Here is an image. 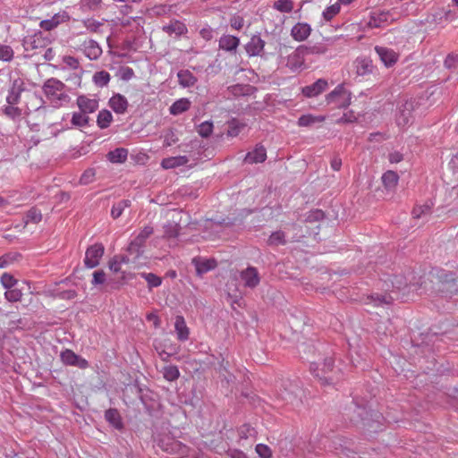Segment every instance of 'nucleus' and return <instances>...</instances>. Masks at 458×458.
Segmentation results:
<instances>
[{
    "label": "nucleus",
    "instance_id": "1",
    "mask_svg": "<svg viewBox=\"0 0 458 458\" xmlns=\"http://www.w3.org/2000/svg\"><path fill=\"white\" fill-rule=\"evenodd\" d=\"M383 282L384 293H373L367 299L376 307L390 305L395 300L404 299L411 291H417V284L403 275H387Z\"/></svg>",
    "mask_w": 458,
    "mask_h": 458
},
{
    "label": "nucleus",
    "instance_id": "2",
    "mask_svg": "<svg viewBox=\"0 0 458 458\" xmlns=\"http://www.w3.org/2000/svg\"><path fill=\"white\" fill-rule=\"evenodd\" d=\"M422 284L424 289L432 296L451 299L454 294L458 293V276L454 272L445 270L431 272L428 281Z\"/></svg>",
    "mask_w": 458,
    "mask_h": 458
},
{
    "label": "nucleus",
    "instance_id": "3",
    "mask_svg": "<svg viewBox=\"0 0 458 458\" xmlns=\"http://www.w3.org/2000/svg\"><path fill=\"white\" fill-rule=\"evenodd\" d=\"M350 420L355 423H361L363 428L369 433H376L383 430L385 418L382 413L369 410L362 402L359 403L353 399L349 407Z\"/></svg>",
    "mask_w": 458,
    "mask_h": 458
},
{
    "label": "nucleus",
    "instance_id": "4",
    "mask_svg": "<svg viewBox=\"0 0 458 458\" xmlns=\"http://www.w3.org/2000/svg\"><path fill=\"white\" fill-rule=\"evenodd\" d=\"M310 369L324 386L333 385L340 379V370L335 369L334 360L331 357H326L322 362H310Z\"/></svg>",
    "mask_w": 458,
    "mask_h": 458
},
{
    "label": "nucleus",
    "instance_id": "5",
    "mask_svg": "<svg viewBox=\"0 0 458 458\" xmlns=\"http://www.w3.org/2000/svg\"><path fill=\"white\" fill-rule=\"evenodd\" d=\"M303 390L297 382L284 380L277 391V400L283 405H289L293 409L300 407L302 403Z\"/></svg>",
    "mask_w": 458,
    "mask_h": 458
},
{
    "label": "nucleus",
    "instance_id": "6",
    "mask_svg": "<svg viewBox=\"0 0 458 458\" xmlns=\"http://www.w3.org/2000/svg\"><path fill=\"white\" fill-rule=\"evenodd\" d=\"M65 89L66 85L56 78L47 79L42 86V91L46 98L56 107L64 103H69L70 97Z\"/></svg>",
    "mask_w": 458,
    "mask_h": 458
},
{
    "label": "nucleus",
    "instance_id": "7",
    "mask_svg": "<svg viewBox=\"0 0 458 458\" xmlns=\"http://www.w3.org/2000/svg\"><path fill=\"white\" fill-rule=\"evenodd\" d=\"M153 233L151 226H145L137 236L129 243L126 250L132 257L133 261L139 259L145 251L146 241Z\"/></svg>",
    "mask_w": 458,
    "mask_h": 458
},
{
    "label": "nucleus",
    "instance_id": "8",
    "mask_svg": "<svg viewBox=\"0 0 458 458\" xmlns=\"http://www.w3.org/2000/svg\"><path fill=\"white\" fill-rule=\"evenodd\" d=\"M54 38L50 33L41 30L34 32L32 35L24 37L22 46L25 51H33L38 48H44L53 41Z\"/></svg>",
    "mask_w": 458,
    "mask_h": 458
},
{
    "label": "nucleus",
    "instance_id": "9",
    "mask_svg": "<svg viewBox=\"0 0 458 458\" xmlns=\"http://www.w3.org/2000/svg\"><path fill=\"white\" fill-rule=\"evenodd\" d=\"M352 94L344 84L337 85L334 90L326 96L327 104H335L339 108H346L351 105Z\"/></svg>",
    "mask_w": 458,
    "mask_h": 458
},
{
    "label": "nucleus",
    "instance_id": "10",
    "mask_svg": "<svg viewBox=\"0 0 458 458\" xmlns=\"http://www.w3.org/2000/svg\"><path fill=\"white\" fill-rule=\"evenodd\" d=\"M415 100L409 99L398 107V111L396 113V123L399 127H405L411 123L412 113L415 110Z\"/></svg>",
    "mask_w": 458,
    "mask_h": 458
},
{
    "label": "nucleus",
    "instance_id": "11",
    "mask_svg": "<svg viewBox=\"0 0 458 458\" xmlns=\"http://www.w3.org/2000/svg\"><path fill=\"white\" fill-rule=\"evenodd\" d=\"M105 253V247L102 243H95L87 248L84 258V265L88 268H94L99 265L100 259Z\"/></svg>",
    "mask_w": 458,
    "mask_h": 458
},
{
    "label": "nucleus",
    "instance_id": "12",
    "mask_svg": "<svg viewBox=\"0 0 458 458\" xmlns=\"http://www.w3.org/2000/svg\"><path fill=\"white\" fill-rule=\"evenodd\" d=\"M306 46H299L291 55L287 56L286 67L292 72H299L305 66Z\"/></svg>",
    "mask_w": 458,
    "mask_h": 458
},
{
    "label": "nucleus",
    "instance_id": "13",
    "mask_svg": "<svg viewBox=\"0 0 458 458\" xmlns=\"http://www.w3.org/2000/svg\"><path fill=\"white\" fill-rule=\"evenodd\" d=\"M192 265L195 267L196 275L199 277H202L208 272L215 269L217 266V262L214 259H205L202 257H195L191 260Z\"/></svg>",
    "mask_w": 458,
    "mask_h": 458
},
{
    "label": "nucleus",
    "instance_id": "14",
    "mask_svg": "<svg viewBox=\"0 0 458 458\" xmlns=\"http://www.w3.org/2000/svg\"><path fill=\"white\" fill-rule=\"evenodd\" d=\"M240 276L244 283V286L250 289L257 287L260 283L259 271L252 266H249L247 268L242 270Z\"/></svg>",
    "mask_w": 458,
    "mask_h": 458
},
{
    "label": "nucleus",
    "instance_id": "15",
    "mask_svg": "<svg viewBox=\"0 0 458 458\" xmlns=\"http://www.w3.org/2000/svg\"><path fill=\"white\" fill-rule=\"evenodd\" d=\"M328 88V82L326 79H318L310 85L301 88V93L306 98H315L323 93Z\"/></svg>",
    "mask_w": 458,
    "mask_h": 458
},
{
    "label": "nucleus",
    "instance_id": "16",
    "mask_svg": "<svg viewBox=\"0 0 458 458\" xmlns=\"http://www.w3.org/2000/svg\"><path fill=\"white\" fill-rule=\"evenodd\" d=\"M267 159V149L266 148L259 143L255 146L252 151L246 154L243 162L245 164L252 165L263 163Z\"/></svg>",
    "mask_w": 458,
    "mask_h": 458
},
{
    "label": "nucleus",
    "instance_id": "17",
    "mask_svg": "<svg viewBox=\"0 0 458 458\" xmlns=\"http://www.w3.org/2000/svg\"><path fill=\"white\" fill-rule=\"evenodd\" d=\"M106 421L118 431H123L125 428L120 411L116 408H109L104 414Z\"/></svg>",
    "mask_w": 458,
    "mask_h": 458
},
{
    "label": "nucleus",
    "instance_id": "18",
    "mask_svg": "<svg viewBox=\"0 0 458 458\" xmlns=\"http://www.w3.org/2000/svg\"><path fill=\"white\" fill-rule=\"evenodd\" d=\"M375 51L386 67L393 66L398 60V55L393 49L377 46Z\"/></svg>",
    "mask_w": 458,
    "mask_h": 458
},
{
    "label": "nucleus",
    "instance_id": "19",
    "mask_svg": "<svg viewBox=\"0 0 458 458\" xmlns=\"http://www.w3.org/2000/svg\"><path fill=\"white\" fill-rule=\"evenodd\" d=\"M24 90V82L21 79L13 81L12 86L6 97V102L9 105H16L19 103L21 94Z\"/></svg>",
    "mask_w": 458,
    "mask_h": 458
},
{
    "label": "nucleus",
    "instance_id": "20",
    "mask_svg": "<svg viewBox=\"0 0 458 458\" xmlns=\"http://www.w3.org/2000/svg\"><path fill=\"white\" fill-rule=\"evenodd\" d=\"M162 30L168 36H174L176 38L188 31L186 25L178 20H173L168 24L164 25Z\"/></svg>",
    "mask_w": 458,
    "mask_h": 458
},
{
    "label": "nucleus",
    "instance_id": "21",
    "mask_svg": "<svg viewBox=\"0 0 458 458\" xmlns=\"http://www.w3.org/2000/svg\"><path fill=\"white\" fill-rule=\"evenodd\" d=\"M311 27L306 22H298L291 30V36L296 41H304L310 35Z\"/></svg>",
    "mask_w": 458,
    "mask_h": 458
},
{
    "label": "nucleus",
    "instance_id": "22",
    "mask_svg": "<svg viewBox=\"0 0 458 458\" xmlns=\"http://www.w3.org/2000/svg\"><path fill=\"white\" fill-rule=\"evenodd\" d=\"M265 47V41L258 35L251 37L246 44L245 50L250 56H257L261 54Z\"/></svg>",
    "mask_w": 458,
    "mask_h": 458
},
{
    "label": "nucleus",
    "instance_id": "23",
    "mask_svg": "<svg viewBox=\"0 0 458 458\" xmlns=\"http://www.w3.org/2000/svg\"><path fill=\"white\" fill-rule=\"evenodd\" d=\"M77 106L82 113L91 114L98 108V101L95 98H89L84 95L77 98Z\"/></svg>",
    "mask_w": 458,
    "mask_h": 458
},
{
    "label": "nucleus",
    "instance_id": "24",
    "mask_svg": "<svg viewBox=\"0 0 458 458\" xmlns=\"http://www.w3.org/2000/svg\"><path fill=\"white\" fill-rule=\"evenodd\" d=\"M109 106L114 113L123 114L127 111L129 103L123 95L117 93L109 99Z\"/></svg>",
    "mask_w": 458,
    "mask_h": 458
},
{
    "label": "nucleus",
    "instance_id": "25",
    "mask_svg": "<svg viewBox=\"0 0 458 458\" xmlns=\"http://www.w3.org/2000/svg\"><path fill=\"white\" fill-rule=\"evenodd\" d=\"M219 48L226 52L236 53V49L240 45V39L236 36L223 35L219 39Z\"/></svg>",
    "mask_w": 458,
    "mask_h": 458
},
{
    "label": "nucleus",
    "instance_id": "26",
    "mask_svg": "<svg viewBox=\"0 0 458 458\" xmlns=\"http://www.w3.org/2000/svg\"><path fill=\"white\" fill-rule=\"evenodd\" d=\"M83 52L89 60H97L102 54V49L97 41L85 40L82 44Z\"/></svg>",
    "mask_w": 458,
    "mask_h": 458
},
{
    "label": "nucleus",
    "instance_id": "27",
    "mask_svg": "<svg viewBox=\"0 0 458 458\" xmlns=\"http://www.w3.org/2000/svg\"><path fill=\"white\" fill-rule=\"evenodd\" d=\"M356 73L359 76H365L373 72L374 65L372 60L368 57H358L354 62Z\"/></svg>",
    "mask_w": 458,
    "mask_h": 458
},
{
    "label": "nucleus",
    "instance_id": "28",
    "mask_svg": "<svg viewBox=\"0 0 458 458\" xmlns=\"http://www.w3.org/2000/svg\"><path fill=\"white\" fill-rule=\"evenodd\" d=\"M175 332L178 340L184 342L188 340L190 331L182 316H177L174 323Z\"/></svg>",
    "mask_w": 458,
    "mask_h": 458
},
{
    "label": "nucleus",
    "instance_id": "29",
    "mask_svg": "<svg viewBox=\"0 0 458 458\" xmlns=\"http://www.w3.org/2000/svg\"><path fill=\"white\" fill-rule=\"evenodd\" d=\"M381 180L386 190L393 191L398 184L399 175L396 172L388 170L383 174Z\"/></svg>",
    "mask_w": 458,
    "mask_h": 458
},
{
    "label": "nucleus",
    "instance_id": "30",
    "mask_svg": "<svg viewBox=\"0 0 458 458\" xmlns=\"http://www.w3.org/2000/svg\"><path fill=\"white\" fill-rule=\"evenodd\" d=\"M189 158L186 156H178L164 158L161 165L165 169H172L187 165Z\"/></svg>",
    "mask_w": 458,
    "mask_h": 458
},
{
    "label": "nucleus",
    "instance_id": "31",
    "mask_svg": "<svg viewBox=\"0 0 458 458\" xmlns=\"http://www.w3.org/2000/svg\"><path fill=\"white\" fill-rule=\"evenodd\" d=\"M128 149L124 148H117L107 153L108 161L114 164H123L127 160Z\"/></svg>",
    "mask_w": 458,
    "mask_h": 458
},
{
    "label": "nucleus",
    "instance_id": "32",
    "mask_svg": "<svg viewBox=\"0 0 458 458\" xmlns=\"http://www.w3.org/2000/svg\"><path fill=\"white\" fill-rule=\"evenodd\" d=\"M178 81L181 86L183 88H189L193 86L197 78L189 70H181L177 73Z\"/></svg>",
    "mask_w": 458,
    "mask_h": 458
},
{
    "label": "nucleus",
    "instance_id": "33",
    "mask_svg": "<svg viewBox=\"0 0 458 458\" xmlns=\"http://www.w3.org/2000/svg\"><path fill=\"white\" fill-rule=\"evenodd\" d=\"M191 106V102L187 98L176 100L169 108L170 114L178 115L187 111Z\"/></svg>",
    "mask_w": 458,
    "mask_h": 458
},
{
    "label": "nucleus",
    "instance_id": "34",
    "mask_svg": "<svg viewBox=\"0 0 458 458\" xmlns=\"http://www.w3.org/2000/svg\"><path fill=\"white\" fill-rule=\"evenodd\" d=\"M113 121V115L111 112L107 109H103L99 111L97 117V124L100 129H106L110 126L111 122Z\"/></svg>",
    "mask_w": 458,
    "mask_h": 458
},
{
    "label": "nucleus",
    "instance_id": "35",
    "mask_svg": "<svg viewBox=\"0 0 458 458\" xmlns=\"http://www.w3.org/2000/svg\"><path fill=\"white\" fill-rule=\"evenodd\" d=\"M268 246L276 247L279 245H285L286 244V239H285V233L283 231H276L273 232L270 236L267 239V242Z\"/></svg>",
    "mask_w": 458,
    "mask_h": 458
},
{
    "label": "nucleus",
    "instance_id": "36",
    "mask_svg": "<svg viewBox=\"0 0 458 458\" xmlns=\"http://www.w3.org/2000/svg\"><path fill=\"white\" fill-rule=\"evenodd\" d=\"M71 123L75 127H85L89 123V117L88 116V114L80 112H74L72 116Z\"/></svg>",
    "mask_w": 458,
    "mask_h": 458
},
{
    "label": "nucleus",
    "instance_id": "37",
    "mask_svg": "<svg viewBox=\"0 0 458 458\" xmlns=\"http://www.w3.org/2000/svg\"><path fill=\"white\" fill-rule=\"evenodd\" d=\"M131 202L130 199H122L117 203H114L111 209V216L114 219L120 217L126 208L131 206Z\"/></svg>",
    "mask_w": 458,
    "mask_h": 458
},
{
    "label": "nucleus",
    "instance_id": "38",
    "mask_svg": "<svg viewBox=\"0 0 458 458\" xmlns=\"http://www.w3.org/2000/svg\"><path fill=\"white\" fill-rule=\"evenodd\" d=\"M111 76L106 71H100L94 73L92 81L98 87L103 88L108 84Z\"/></svg>",
    "mask_w": 458,
    "mask_h": 458
},
{
    "label": "nucleus",
    "instance_id": "39",
    "mask_svg": "<svg viewBox=\"0 0 458 458\" xmlns=\"http://www.w3.org/2000/svg\"><path fill=\"white\" fill-rule=\"evenodd\" d=\"M163 377L167 381L173 382L180 377V371L175 365H168L163 368Z\"/></svg>",
    "mask_w": 458,
    "mask_h": 458
},
{
    "label": "nucleus",
    "instance_id": "40",
    "mask_svg": "<svg viewBox=\"0 0 458 458\" xmlns=\"http://www.w3.org/2000/svg\"><path fill=\"white\" fill-rule=\"evenodd\" d=\"M244 127V123H240L237 119L233 118L228 122L227 135L229 137H236Z\"/></svg>",
    "mask_w": 458,
    "mask_h": 458
},
{
    "label": "nucleus",
    "instance_id": "41",
    "mask_svg": "<svg viewBox=\"0 0 458 458\" xmlns=\"http://www.w3.org/2000/svg\"><path fill=\"white\" fill-rule=\"evenodd\" d=\"M181 226L174 222H168L164 225V237L176 238L179 235Z\"/></svg>",
    "mask_w": 458,
    "mask_h": 458
},
{
    "label": "nucleus",
    "instance_id": "42",
    "mask_svg": "<svg viewBox=\"0 0 458 458\" xmlns=\"http://www.w3.org/2000/svg\"><path fill=\"white\" fill-rule=\"evenodd\" d=\"M324 121V117L314 116L312 114H303L298 119V125L301 127H307L314 124L317 122Z\"/></svg>",
    "mask_w": 458,
    "mask_h": 458
},
{
    "label": "nucleus",
    "instance_id": "43",
    "mask_svg": "<svg viewBox=\"0 0 458 458\" xmlns=\"http://www.w3.org/2000/svg\"><path fill=\"white\" fill-rule=\"evenodd\" d=\"M60 23L58 15L53 16L51 19L43 20L40 21L39 26L43 29L46 33H49L52 30L56 28Z\"/></svg>",
    "mask_w": 458,
    "mask_h": 458
},
{
    "label": "nucleus",
    "instance_id": "44",
    "mask_svg": "<svg viewBox=\"0 0 458 458\" xmlns=\"http://www.w3.org/2000/svg\"><path fill=\"white\" fill-rule=\"evenodd\" d=\"M140 276L148 283V288L158 287L162 284V278L154 273H141Z\"/></svg>",
    "mask_w": 458,
    "mask_h": 458
},
{
    "label": "nucleus",
    "instance_id": "45",
    "mask_svg": "<svg viewBox=\"0 0 458 458\" xmlns=\"http://www.w3.org/2000/svg\"><path fill=\"white\" fill-rule=\"evenodd\" d=\"M213 128L214 125L212 122L205 121L198 126L197 131L202 138H208L213 132Z\"/></svg>",
    "mask_w": 458,
    "mask_h": 458
},
{
    "label": "nucleus",
    "instance_id": "46",
    "mask_svg": "<svg viewBox=\"0 0 458 458\" xmlns=\"http://www.w3.org/2000/svg\"><path fill=\"white\" fill-rule=\"evenodd\" d=\"M274 8L281 13H291L293 9V0H276Z\"/></svg>",
    "mask_w": 458,
    "mask_h": 458
},
{
    "label": "nucleus",
    "instance_id": "47",
    "mask_svg": "<svg viewBox=\"0 0 458 458\" xmlns=\"http://www.w3.org/2000/svg\"><path fill=\"white\" fill-rule=\"evenodd\" d=\"M4 297L10 302L19 301L22 297V291L21 289L15 287L7 289L6 292L4 293Z\"/></svg>",
    "mask_w": 458,
    "mask_h": 458
},
{
    "label": "nucleus",
    "instance_id": "48",
    "mask_svg": "<svg viewBox=\"0 0 458 458\" xmlns=\"http://www.w3.org/2000/svg\"><path fill=\"white\" fill-rule=\"evenodd\" d=\"M42 220V214L37 208H31L26 214V224H38Z\"/></svg>",
    "mask_w": 458,
    "mask_h": 458
},
{
    "label": "nucleus",
    "instance_id": "49",
    "mask_svg": "<svg viewBox=\"0 0 458 458\" xmlns=\"http://www.w3.org/2000/svg\"><path fill=\"white\" fill-rule=\"evenodd\" d=\"M14 105L6 106L4 108V113L6 116L11 118L12 120H19L21 117L22 112L19 107L13 106Z\"/></svg>",
    "mask_w": 458,
    "mask_h": 458
},
{
    "label": "nucleus",
    "instance_id": "50",
    "mask_svg": "<svg viewBox=\"0 0 458 458\" xmlns=\"http://www.w3.org/2000/svg\"><path fill=\"white\" fill-rule=\"evenodd\" d=\"M76 356L77 354L70 349L63 351L60 354L62 362L68 366L73 365L74 360H76Z\"/></svg>",
    "mask_w": 458,
    "mask_h": 458
},
{
    "label": "nucleus",
    "instance_id": "51",
    "mask_svg": "<svg viewBox=\"0 0 458 458\" xmlns=\"http://www.w3.org/2000/svg\"><path fill=\"white\" fill-rule=\"evenodd\" d=\"M0 282L6 290L14 287L18 283L13 276L9 273H4L0 277Z\"/></svg>",
    "mask_w": 458,
    "mask_h": 458
},
{
    "label": "nucleus",
    "instance_id": "52",
    "mask_svg": "<svg viewBox=\"0 0 458 458\" xmlns=\"http://www.w3.org/2000/svg\"><path fill=\"white\" fill-rule=\"evenodd\" d=\"M53 296L61 300H72L77 296V292L73 289L54 291Z\"/></svg>",
    "mask_w": 458,
    "mask_h": 458
},
{
    "label": "nucleus",
    "instance_id": "53",
    "mask_svg": "<svg viewBox=\"0 0 458 458\" xmlns=\"http://www.w3.org/2000/svg\"><path fill=\"white\" fill-rule=\"evenodd\" d=\"M340 11V5L338 4H332L327 7L323 11V17L326 21H331Z\"/></svg>",
    "mask_w": 458,
    "mask_h": 458
},
{
    "label": "nucleus",
    "instance_id": "54",
    "mask_svg": "<svg viewBox=\"0 0 458 458\" xmlns=\"http://www.w3.org/2000/svg\"><path fill=\"white\" fill-rule=\"evenodd\" d=\"M96 176V170L94 168H88L83 172L80 178V183L82 185L89 184L94 181Z\"/></svg>",
    "mask_w": 458,
    "mask_h": 458
},
{
    "label": "nucleus",
    "instance_id": "55",
    "mask_svg": "<svg viewBox=\"0 0 458 458\" xmlns=\"http://www.w3.org/2000/svg\"><path fill=\"white\" fill-rule=\"evenodd\" d=\"M13 58V50L10 46L0 44V60L10 62Z\"/></svg>",
    "mask_w": 458,
    "mask_h": 458
},
{
    "label": "nucleus",
    "instance_id": "56",
    "mask_svg": "<svg viewBox=\"0 0 458 458\" xmlns=\"http://www.w3.org/2000/svg\"><path fill=\"white\" fill-rule=\"evenodd\" d=\"M444 65L446 69H454L458 65V52H453L447 55Z\"/></svg>",
    "mask_w": 458,
    "mask_h": 458
},
{
    "label": "nucleus",
    "instance_id": "57",
    "mask_svg": "<svg viewBox=\"0 0 458 458\" xmlns=\"http://www.w3.org/2000/svg\"><path fill=\"white\" fill-rule=\"evenodd\" d=\"M325 217V213L321 209H314L310 211L306 216V222L313 223L323 220Z\"/></svg>",
    "mask_w": 458,
    "mask_h": 458
},
{
    "label": "nucleus",
    "instance_id": "58",
    "mask_svg": "<svg viewBox=\"0 0 458 458\" xmlns=\"http://www.w3.org/2000/svg\"><path fill=\"white\" fill-rule=\"evenodd\" d=\"M457 17L456 13L451 9L448 10H441L438 13L435 15V21L437 19L445 20V21H454Z\"/></svg>",
    "mask_w": 458,
    "mask_h": 458
},
{
    "label": "nucleus",
    "instance_id": "59",
    "mask_svg": "<svg viewBox=\"0 0 458 458\" xmlns=\"http://www.w3.org/2000/svg\"><path fill=\"white\" fill-rule=\"evenodd\" d=\"M327 52V47L322 44H318L314 46H306L305 55H321Z\"/></svg>",
    "mask_w": 458,
    "mask_h": 458
},
{
    "label": "nucleus",
    "instance_id": "60",
    "mask_svg": "<svg viewBox=\"0 0 458 458\" xmlns=\"http://www.w3.org/2000/svg\"><path fill=\"white\" fill-rule=\"evenodd\" d=\"M431 207L429 205H423L415 207L412 210V216L414 218H420L430 213Z\"/></svg>",
    "mask_w": 458,
    "mask_h": 458
},
{
    "label": "nucleus",
    "instance_id": "61",
    "mask_svg": "<svg viewBox=\"0 0 458 458\" xmlns=\"http://www.w3.org/2000/svg\"><path fill=\"white\" fill-rule=\"evenodd\" d=\"M256 452L261 458H271L272 452L270 448L264 444H258L256 445Z\"/></svg>",
    "mask_w": 458,
    "mask_h": 458
},
{
    "label": "nucleus",
    "instance_id": "62",
    "mask_svg": "<svg viewBox=\"0 0 458 458\" xmlns=\"http://www.w3.org/2000/svg\"><path fill=\"white\" fill-rule=\"evenodd\" d=\"M120 79L125 81H130L132 77H134V71L132 68L129 66H123L119 71Z\"/></svg>",
    "mask_w": 458,
    "mask_h": 458
},
{
    "label": "nucleus",
    "instance_id": "63",
    "mask_svg": "<svg viewBox=\"0 0 458 458\" xmlns=\"http://www.w3.org/2000/svg\"><path fill=\"white\" fill-rule=\"evenodd\" d=\"M63 63L73 70L80 68L79 60L72 55H64Z\"/></svg>",
    "mask_w": 458,
    "mask_h": 458
},
{
    "label": "nucleus",
    "instance_id": "64",
    "mask_svg": "<svg viewBox=\"0 0 458 458\" xmlns=\"http://www.w3.org/2000/svg\"><path fill=\"white\" fill-rule=\"evenodd\" d=\"M230 25L233 29L240 30L244 25V20L240 15H233L230 19Z\"/></svg>",
    "mask_w": 458,
    "mask_h": 458
}]
</instances>
